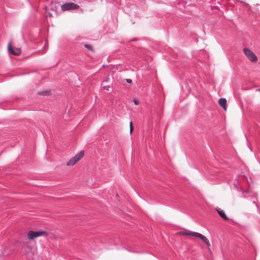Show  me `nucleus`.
<instances>
[{
	"mask_svg": "<svg viewBox=\"0 0 260 260\" xmlns=\"http://www.w3.org/2000/svg\"><path fill=\"white\" fill-rule=\"evenodd\" d=\"M243 53L247 58L252 62H256L257 61V57L255 53L248 48H244L243 49Z\"/></svg>",
	"mask_w": 260,
	"mask_h": 260,
	"instance_id": "1",
	"label": "nucleus"
},
{
	"mask_svg": "<svg viewBox=\"0 0 260 260\" xmlns=\"http://www.w3.org/2000/svg\"><path fill=\"white\" fill-rule=\"evenodd\" d=\"M85 47L86 48H88V49H89L90 48V46H88V45H85Z\"/></svg>",
	"mask_w": 260,
	"mask_h": 260,
	"instance_id": "15",
	"label": "nucleus"
},
{
	"mask_svg": "<svg viewBox=\"0 0 260 260\" xmlns=\"http://www.w3.org/2000/svg\"><path fill=\"white\" fill-rule=\"evenodd\" d=\"M46 236L47 233L45 231H37V232H34V231H29L28 233L27 236L28 238L30 240H32L36 238H37L38 237L41 236Z\"/></svg>",
	"mask_w": 260,
	"mask_h": 260,
	"instance_id": "4",
	"label": "nucleus"
},
{
	"mask_svg": "<svg viewBox=\"0 0 260 260\" xmlns=\"http://www.w3.org/2000/svg\"><path fill=\"white\" fill-rule=\"evenodd\" d=\"M53 16V14L51 13L50 12H46V16L47 17H52Z\"/></svg>",
	"mask_w": 260,
	"mask_h": 260,
	"instance_id": "11",
	"label": "nucleus"
},
{
	"mask_svg": "<svg viewBox=\"0 0 260 260\" xmlns=\"http://www.w3.org/2000/svg\"><path fill=\"white\" fill-rule=\"evenodd\" d=\"M126 81L128 82V83H131L132 82V80L131 79H126Z\"/></svg>",
	"mask_w": 260,
	"mask_h": 260,
	"instance_id": "14",
	"label": "nucleus"
},
{
	"mask_svg": "<svg viewBox=\"0 0 260 260\" xmlns=\"http://www.w3.org/2000/svg\"><path fill=\"white\" fill-rule=\"evenodd\" d=\"M133 127H132V122H130V133H132Z\"/></svg>",
	"mask_w": 260,
	"mask_h": 260,
	"instance_id": "13",
	"label": "nucleus"
},
{
	"mask_svg": "<svg viewBox=\"0 0 260 260\" xmlns=\"http://www.w3.org/2000/svg\"><path fill=\"white\" fill-rule=\"evenodd\" d=\"M217 211L218 212L219 215L224 219L225 220H228L229 218L224 212V211L220 209H216Z\"/></svg>",
	"mask_w": 260,
	"mask_h": 260,
	"instance_id": "8",
	"label": "nucleus"
},
{
	"mask_svg": "<svg viewBox=\"0 0 260 260\" xmlns=\"http://www.w3.org/2000/svg\"><path fill=\"white\" fill-rule=\"evenodd\" d=\"M133 102L136 105H138L139 104V101L137 99H134Z\"/></svg>",
	"mask_w": 260,
	"mask_h": 260,
	"instance_id": "12",
	"label": "nucleus"
},
{
	"mask_svg": "<svg viewBox=\"0 0 260 260\" xmlns=\"http://www.w3.org/2000/svg\"><path fill=\"white\" fill-rule=\"evenodd\" d=\"M84 155V151H81L71 158L67 163L68 166H73L78 162Z\"/></svg>",
	"mask_w": 260,
	"mask_h": 260,
	"instance_id": "2",
	"label": "nucleus"
},
{
	"mask_svg": "<svg viewBox=\"0 0 260 260\" xmlns=\"http://www.w3.org/2000/svg\"><path fill=\"white\" fill-rule=\"evenodd\" d=\"M194 233H197V232H193L190 231H184V232H181L180 233V234L183 235H188V236H194Z\"/></svg>",
	"mask_w": 260,
	"mask_h": 260,
	"instance_id": "9",
	"label": "nucleus"
},
{
	"mask_svg": "<svg viewBox=\"0 0 260 260\" xmlns=\"http://www.w3.org/2000/svg\"><path fill=\"white\" fill-rule=\"evenodd\" d=\"M79 7L78 5L71 2L66 3L61 6V8L63 11L77 9Z\"/></svg>",
	"mask_w": 260,
	"mask_h": 260,
	"instance_id": "3",
	"label": "nucleus"
},
{
	"mask_svg": "<svg viewBox=\"0 0 260 260\" xmlns=\"http://www.w3.org/2000/svg\"><path fill=\"white\" fill-rule=\"evenodd\" d=\"M194 237H198L200 238L201 240H202L207 246H209L210 245V243L208 240V239L204 236L202 235V234L197 233H194Z\"/></svg>",
	"mask_w": 260,
	"mask_h": 260,
	"instance_id": "6",
	"label": "nucleus"
},
{
	"mask_svg": "<svg viewBox=\"0 0 260 260\" xmlns=\"http://www.w3.org/2000/svg\"><path fill=\"white\" fill-rule=\"evenodd\" d=\"M218 103H219V104L223 108V109L225 111L226 110V101L225 100V99H224V98H220L219 100V101H218Z\"/></svg>",
	"mask_w": 260,
	"mask_h": 260,
	"instance_id": "7",
	"label": "nucleus"
},
{
	"mask_svg": "<svg viewBox=\"0 0 260 260\" xmlns=\"http://www.w3.org/2000/svg\"><path fill=\"white\" fill-rule=\"evenodd\" d=\"M51 10L54 12V14L55 15H57V7L56 6V4H55V6L53 8H51Z\"/></svg>",
	"mask_w": 260,
	"mask_h": 260,
	"instance_id": "10",
	"label": "nucleus"
},
{
	"mask_svg": "<svg viewBox=\"0 0 260 260\" xmlns=\"http://www.w3.org/2000/svg\"><path fill=\"white\" fill-rule=\"evenodd\" d=\"M8 50L10 53L15 55H19L21 52L20 49L17 48H13L10 44L8 45Z\"/></svg>",
	"mask_w": 260,
	"mask_h": 260,
	"instance_id": "5",
	"label": "nucleus"
}]
</instances>
